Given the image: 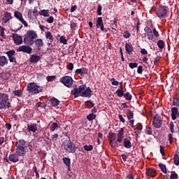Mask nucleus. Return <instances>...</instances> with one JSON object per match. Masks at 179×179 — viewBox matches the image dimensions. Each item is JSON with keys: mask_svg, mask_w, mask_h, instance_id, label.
I'll use <instances>...</instances> for the list:
<instances>
[{"mask_svg": "<svg viewBox=\"0 0 179 179\" xmlns=\"http://www.w3.org/2000/svg\"><path fill=\"white\" fill-rule=\"evenodd\" d=\"M57 76H49L46 78L48 82H53V80H55Z\"/></svg>", "mask_w": 179, "mask_h": 179, "instance_id": "obj_43", "label": "nucleus"}, {"mask_svg": "<svg viewBox=\"0 0 179 179\" xmlns=\"http://www.w3.org/2000/svg\"><path fill=\"white\" fill-rule=\"evenodd\" d=\"M45 37L48 40H50V43H52L54 41V37L51 34V32L50 31H46L45 33Z\"/></svg>", "mask_w": 179, "mask_h": 179, "instance_id": "obj_32", "label": "nucleus"}, {"mask_svg": "<svg viewBox=\"0 0 179 179\" xmlns=\"http://www.w3.org/2000/svg\"><path fill=\"white\" fill-rule=\"evenodd\" d=\"M8 58H9L10 62H16V59H15V57H13V56L8 57Z\"/></svg>", "mask_w": 179, "mask_h": 179, "instance_id": "obj_63", "label": "nucleus"}, {"mask_svg": "<svg viewBox=\"0 0 179 179\" xmlns=\"http://www.w3.org/2000/svg\"><path fill=\"white\" fill-rule=\"evenodd\" d=\"M13 38L14 43H15V44H16V45H20V44H22V43H23V39L22 38V36H20L17 34H14L13 36Z\"/></svg>", "mask_w": 179, "mask_h": 179, "instance_id": "obj_18", "label": "nucleus"}, {"mask_svg": "<svg viewBox=\"0 0 179 179\" xmlns=\"http://www.w3.org/2000/svg\"><path fill=\"white\" fill-rule=\"evenodd\" d=\"M116 94L118 96V97H122L124 96V92H122V90H117L116 91Z\"/></svg>", "mask_w": 179, "mask_h": 179, "instance_id": "obj_46", "label": "nucleus"}, {"mask_svg": "<svg viewBox=\"0 0 179 179\" xmlns=\"http://www.w3.org/2000/svg\"><path fill=\"white\" fill-rule=\"evenodd\" d=\"M143 126L141 123L137 124V127L136 129H134V134L136 135H140L141 134V130L143 129Z\"/></svg>", "mask_w": 179, "mask_h": 179, "instance_id": "obj_26", "label": "nucleus"}, {"mask_svg": "<svg viewBox=\"0 0 179 179\" xmlns=\"http://www.w3.org/2000/svg\"><path fill=\"white\" fill-rule=\"evenodd\" d=\"M168 11L169 10L167 6H159L156 8L155 13L157 16L159 17V19H164L167 15Z\"/></svg>", "mask_w": 179, "mask_h": 179, "instance_id": "obj_6", "label": "nucleus"}, {"mask_svg": "<svg viewBox=\"0 0 179 179\" xmlns=\"http://www.w3.org/2000/svg\"><path fill=\"white\" fill-rule=\"evenodd\" d=\"M141 52L143 55H148V50L146 49H141Z\"/></svg>", "mask_w": 179, "mask_h": 179, "instance_id": "obj_61", "label": "nucleus"}, {"mask_svg": "<svg viewBox=\"0 0 179 179\" xmlns=\"http://www.w3.org/2000/svg\"><path fill=\"white\" fill-rule=\"evenodd\" d=\"M145 35L147 36L148 40H153L154 35H153V31H152V29L149 27H145L144 28Z\"/></svg>", "mask_w": 179, "mask_h": 179, "instance_id": "obj_14", "label": "nucleus"}, {"mask_svg": "<svg viewBox=\"0 0 179 179\" xmlns=\"http://www.w3.org/2000/svg\"><path fill=\"white\" fill-rule=\"evenodd\" d=\"M96 115L90 113L87 116V120H88V121H93V120H96Z\"/></svg>", "mask_w": 179, "mask_h": 179, "instance_id": "obj_37", "label": "nucleus"}, {"mask_svg": "<svg viewBox=\"0 0 179 179\" xmlns=\"http://www.w3.org/2000/svg\"><path fill=\"white\" fill-rule=\"evenodd\" d=\"M126 51L128 52V54H131L132 51H134V47H132V45L126 43L125 45Z\"/></svg>", "mask_w": 179, "mask_h": 179, "instance_id": "obj_30", "label": "nucleus"}, {"mask_svg": "<svg viewBox=\"0 0 179 179\" xmlns=\"http://www.w3.org/2000/svg\"><path fill=\"white\" fill-rule=\"evenodd\" d=\"M171 179H178V175L176 172L171 174Z\"/></svg>", "mask_w": 179, "mask_h": 179, "instance_id": "obj_49", "label": "nucleus"}, {"mask_svg": "<svg viewBox=\"0 0 179 179\" xmlns=\"http://www.w3.org/2000/svg\"><path fill=\"white\" fill-rule=\"evenodd\" d=\"M119 120H120L121 122H122L123 124L125 122V119L124 118L122 115H119Z\"/></svg>", "mask_w": 179, "mask_h": 179, "instance_id": "obj_62", "label": "nucleus"}, {"mask_svg": "<svg viewBox=\"0 0 179 179\" xmlns=\"http://www.w3.org/2000/svg\"><path fill=\"white\" fill-rule=\"evenodd\" d=\"M38 35L36 31L29 30L27 31V34L24 38V43L27 45H33L34 44V40L37 38Z\"/></svg>", "mask_w": 179, "mask_h": 179, "instance_id": "obj_2", "label": "nucleus"}, {"mask_svg": "<svg viewBox=\"0 0 179 179\" xmlns=\"http://www.w3.org/2000/svg\"><path fill=\"white\" fill-rule=\"evenodd\" d=\"M60 43H62V44H67L68 41L66 40V38L64 36H61L60 37Z\"/></svg>", "mask_w": 179, "mask_h": 179, "instance_id": "obj_48", "label": "nucleus"}, {"mask_svg": "<svg viewBox=\"0 0 179 179\" xmlns=\"http://www.w3.org/2000/svg\"><path fill=\"white\" fill-rule=\"evenodd\" d=\"M34 43H35V45L38 47V48L44 45V42H43V39L41 38L36 39Z\"/></svg>", "mask_w": 179, "mask_h": 179, "instance_id": "obj_29", "label": "nucleus"}, {"mask_svg": "<svg viewBox=\"0 0 179 179\" xmlns=\"http://www.w3.org/2000/svg\"><path fill=\"white\" fill-rule=\"evenodd\" d=\"M169 127L171 132H174V123L173 122H170Z\"/></svg>", "mask_w": 179, "mask_h": 179, "instance_id": "obj_56", "label": "nucleus"}, {"mask_svg": "<svg viewBox=\"0 0 179 179\" xmlns=\"http://www.w3.org/2000/svg\"><path fill=\"white\" fill-rule=\"evenodd\" d=\"M145 133L148 135H152V128H150L149 126H147L145 127Z\"/></svg>", "mask_w": 179, "mask_h": 179, "instance_id": "obj_45", "label": "nucleus"}, {"mask_svg": "<svg viewBox=\"0 0 179 179\" xmlns=\"http://www.w3.org/2000/svg\"><path fill=\"white\" fill-rule=\"evenodd\" d=\"M160 153L162 156H164V147L160 145Z\"/></svg>", "mask_w": 179, "mask_h": 179, "instance_id": "obj_60", "label": "nucleus"}, {"mask_svg": "<svg viewBox=\"0 0 179 179\" xmlns=\"http://www.w3.org/2000/svg\"><path fill=\"white\" fill-rule=\"evenodd\" d=\"M159 167L161 170V171H162V173H164V174H167V168L166 167V166L163 164H159Z\"/></svg>", "mask_w": 179, "mask_h": 179, "instance_id": "obj_33", "label": "nucleus"}, {"mask_svg": "<svg viewBox=\"0 0 179 179\" xmlns=\"http://www.w3.org/2000/svg\"><path fill=\"white\" fill-rule=\"evenodd\" d=\"M9 95L8 94L0 92V110H3L9 107Z\"/></svg>", "mask_w": 179, "mask_h": 179, "instance_id": "obj_5", "label": "nucleus"}, {"mask_svg": "<svg viewBox=\"0 0 179 179\" xmlns=\"http://www.w3.org/2000/svg\"><path fill=\"white\" fill-rule=\"evenodd\" d=\"M124 131L125 130L124 129V128H121L117 131V134L116 135V139H117V143H122V141H124V138H125Z\"/></svg>", "mask_w": 179, "mask_h": 179, "instance_id": "obj_11", "label": "nucleus"}, {"mask_svg": "<svg viewBox=\"0 0 179 179\" xmlns=\"http://www.w3.org/2000/svg\"><path fill=\"white\" fill-rule=\"evenodd\" d=\"M76 73L80 75V76H85V75L87 74V69H78L76 70Z\"/></svg>", "mask_w": 179, "mask_h": 179, "instance_id": "obj_22", "label": "nucleus"}, {"mask_svg": "<svg viewBox=\"0 0 179 179\" xmlns=\"http://www.w3.org/2000/svg\"><path fill=\"white\" fill-rule=\"evenodd\" d=\"M101 5H99L97 8V13L99 16H101Z\"/></svg>", "mask_w": 179, "mask_h": 179, "instance_id": "obj_54", "label": "nucleus"}, {"mask_svg": "<svg viewBox=\"0 0 179 179\" xmlns=\"http://www.w3.org/2000/svg\"><path fill=\"white\" fill-rule=\"evenodd\" d=\"M128 179H134V175L132 173H129L127 175Z\"/></svg>", "mask_w": 179, "mask_h": 179, "instance_id": "obj_64", "label": "nucleus"}, {"mask_svg": "<svg viewBox=\"0 0 179 179\" xmlns=\"http://www.w3.org/2000/svg\"><path fill=\"white\" fill-rule=\"evenodd\" d=\"M5 28L3 27H0V36L2 38H6V35H5Z\"/></svg>", "mask_w": 179, "mask_h": 179, "instance_id": "obj_35", "label": "nucleus"}, {"mask_svg": "<svg viewBox=\"0 0 179 179\" xmlns=\"http://www.w3.org/2000/svg\"><path fill=\"white\" fill-rule=\"evenodd\" d=\"M145 174L148 177H151L152 178H155V177H156V176H157V172L154 169L149 168L146 170Z\"/></svg>", "mask_w": 179, "mask_h": 179, "instance_id": "obj_16", "label": "nucleus"}, {"mask_svg": "<svg viewBox=\"0 0 179 179\" xmlns=\"http://www.w3.org/2000/svg\"><path fill=\"white\" fill-rule=\"evenodd\" d=\"M71 94H73L74 97H90L92 96V90L90 87L83 85L78 88H73L71 90Z\"/></svg>", "mask_w": 179, "mask_h": 179, "instance_id": "obj_1", "label": "nucleus"}, {"mask_svg": "<svg viewBox=\"0 0 179 179\" xmlns=\"http://www.w3.org/2000/svg\"><path fill=\"white\" fill-rule=\"evenodd\" d=\"M63 162L66 166H67L69 170L71 169V159L68 157H64L63 158Z\"/></svg>", "mask_w": 179, "mask_h": 179, "instance_id": "obj_31", "label": "nucleus"}, {"mask_svg": "<svg viewBox=\"0 0 179 179\" xmlns=\"http://www.w3.org/2000/svg\"><path fill=\"white\" fill-rule=\"evenodd\" d=\"M124 38H129L131 37V34L128 31H125L123 34Z\"/></svg>", "mask_w": 179, "mask_h": 179, "instance_id": "obj_47", "label": "nucleus"}, {"mask_svg": "<svg viewBox=\"0 0 179 179\" xmlns=\"http://www.w3.org/2000/svg\"><path fill=\"white\" fill-rule=\"evenodd\" d=\"M40 61V56L32 55L30 57V62L32 64H36V62H38Z\"/></svg>", "mask_w": 179, "mask_h": 179, "instance_id": "obj_25", "label": "nucleus"}, {"mask_svg": "<svg viewBox=\"0 0 179 179\" xmlns=\"http://www.w3.org/2000/svg\"><path fill=\"white\" fill-rule=\"evenodd\" d=\"M63 148L67 153H75V145L71 141H64Z\"/></svg>", "mask_w": 179, "mask_h": 179, "instance_id": "obj_9", "label": "nucleus"}, {"mask_svg": "<svg viewBox=\"0 0 179 179\" xmlns=\"http://www.w3.org/2000/svg\"><path fill=\"white\" fill-rule=\"evenodd\" d=\"M129 125L131 127V128H134V122H135V120L134 119H129Z\"/></svg>", "mask_w": 179, "mask_h": 179, "instance_id": "obj_57", "label": "nucleus"}, {"mask_svg": "<svg viewBox=\"0 0 179 179\" xmlns=\"http://www.w3.org/2000/svg\"><path fill=\"white\" fill-rule=\"evenodd\" d=\"M17 51L18 52H27V54H31V51H33V49L29 46L21 45L18 47Z\"/></svg>", "mask_w": 179, "mask_h": 179, "instance_id": "obj_13", "label": "nucleus"}, {"mask_svg": "<svg viewBox=\"0 0 179 179\" xmlns=\"http://www.w3.org/2000/svg\"><path fill=\"white\" fill-rule=\"evenodd\" d=\"M8 57H13V55H15V50H10L8 52H6Z\"/></svg>", "mask_w": 179, "mask_h": 179, "instance_id": "obj_51", "label": "nucleus"}, {"mask_svg": "<svg viewBox=\"0 0 179 179\" xmlns=\"http://www.w3.org/2000/svg\"><path fill=\"white\" fill-rule=\"evenodd\" d=\"M124 97L126 99V100H131L132 99V95L129 92H127L123 94Z\"/></svg>", "mask_w": 179, "mask_h": 179, "instance_id": "obj_41", "label": "nucleus"}, {"mask_svg": "<svg viewBox=\"0 0 179 179\" xmlns=\"http://www.w3.org/2000/svg\"><path fill=\"white\" fill-rule=\"evenodd\" d=\"M26 142L24 140H20L17 143V148H16V154L17 156H24L26 155L27 151Z\"/></svg>", "mask_w": 179, "mask_h": 179, "instance_id": "obj_3", "label": "nucleus"}, {"mask_svg": "<svg viewBox=\"0 0 179 179\" xmlns=\"http://www.w3.org/2000/svg\"><path fill=\"white\" fill-rule=\"evenodd\" d=\"M129 66L131 69H134V68H136L138 66V63H129Z\"/></svg>", "mask_w": 179, "mask_h": 179, "instance_id": "obj_50", "label": "nucleus"}, {"mask_svg": "<svg viewBox=\"0 0 179 179\" xmlns=\"http://www.w3.org/2000/svg\"><path fill=\"white\" fill-rule=\"evenodd\" d=\"M52 106H53V107H57V106L59 105V100H58L57 99L52 97L50 100Z\"/></svg>", "mask_w": 179, "mask_h": 179, "instance_id": "obj_27", "label": "nucleus"}, {"mask_svg": "<svg viewBox=\"0 0 179 179\" xmlns=\"http://www.w3.org/2000/svg\"><path fill=\"white\" fill-rule=\"evenodd\" d=\"M152 34H154L155 37H159V31H157V30H156V28L153 29Z\"/></svg>", "mask_w": 179, "mask_h": 179, "instance_id": "obj_52", "label": "nucleus"}, {"mask_svg": "<svg viewBox=\"0 0 179 179\" xmlns=\"http://www.w3.org/2000/svg\"><path fill=\"white\" fill-rule=\"evenodd\" d=\"M128 120H132L134 118V113L131 110H128L127 113Z\"/></svg>", "mask_w": 179, "mask_h": 179, "instance_id": "obj_42", "label": "nucleus"}, {"mask_svg": "<svg viewBox=\"0 0 179 179\" xmlns=\"http://www.w3.org/2000/svg\"><path fill=\"white\" fill-rule=\"evenodd\" d=\"M5 65H8V59L5 56L0 57V66H5Z\"/></svg>", "mask_w": 179, "mask_h": 179, "instance_id": "obj_24", "label": "nucleus"}, {"mask_svg": "<svg viewBox=\"0 0 179 179\" xmlns=\"http://www.w3.org/2000/svg\"><path fill=\"white\" fill-rule=\"evenodd\" d=\"M157 45L159 48H160V50H163L164 48V41H163L162 40L158 41Z\"/></svg>", "mask_w": 179, "mask_h": 179, "instance_id": "obj_38", "label": "nucleus"}, {"mask_svg": "<svg viewBox=\"0 0 179 179\" xmlns=\"http://www.w3.org/2000/svg\"><path fill=\"white\" fill-rule=\"evenodd\" d=\"M96 26L97 29H101L102 31H107V30L104 29V23L103 22V18L101 17L97 18Z\"/></svg>", "mask_w": 179, "mask_h": 179, "instance_id": "obj_15", "label": "nucleus"}, {"mask_svg": "<svg viewBox=\"0 0 179 179\" xmlns=\"http://www.w3.org/2000/svg\"><path fill=\"white\" fill-rule=\"evenodd\" d=\"M46 22H48V23H53V22H54V17L50 16V17L48 18V20H47Z\"/></svg>", "mask_w": 179, "mask_h": 179, "instance_id": "obj_55", "label": "nucleus"}, {"mask_svg": "<svg viewBox=\"0 0 179 179\" xmlns=\"http://www.w3.org/2000/svg\"><path fill=\"white\" fill-rule=\"evenodd\" d=\"M38 131V124L36 123H28L27 124V129L24 132L27 135H30L31 132L33 134H36V131Z\"/></svg>", "mask_w": 179, "mask_h": 179, "instance_id": "obj_7", "label": "nucleus"}, {"mask_svg": "<svg viewBox=\"0 0 179 179\" xmlns=\"http://www.w3.org/2000/svg\"><path fill=\"white\" fill-rule=\"evenodd\" d=\"M152 124L155 128H160L162 127V119L157 116L154 117Z\"/></svg>", "mask_w": 179, "mask_h": 179, "instance_id": "obj_17", "label": "nucleus"}, {"mask_svg": "<svg viewBox=\"0 0 179 179\" xmlns=\"http://www.w3.org/2000/svg\"><path fill=\"white\" fill-rule=\"evenodd\" d=\"M123 145L126 149H131L132 148V144L131 143V141L129 139L125 138L123 140Z\"/></svg>", "mask_w": 179, "mask_h": 179, "instance_id": "obj_23", "label": "nucleus"}, {"mask_svg": "<svg viewBox=\"0 0 179 179\" xmlns=\"http://www.w3.org/2000/svg\"><path fill=\"white\" fill-rule=\"evenodd\" d=\"M59 82L64 85L66 87H72V85H73V79L69 76L62 77Z\"/></svg>", "mask_w": 179, "mask_h": 179, "instance_id": "obj_8", "label": "nucleus"}, {"mask_svg": "<svg viewBox=\"0 0 179 179\" xmlns=\"http://www.w3.org/2000/svg\"><path fill=\"white\" fill-rule=\"evenodd\" d=\"M173 162H174V164H176V166H178L179 165V157L178 155L176 154L173 157Z\"/></svg>", "mask_w": 179, "mask_h": 179, "instance_id": "obj_39", "label": "nucleus"}, {"mask_svg": "<svg viewBox=\"0 0 179 179\" xmlns=\"http://www.w3.org/2000/svg\"><path fill=\"white\" fill-rule=\"evenodd\" d=\"M143 67L142 66H139L137 69L138 73H142Z\"/></svg>", "mask_w": 179, "mask_h": 179, "instance_id": "obj_59", "label": "nucleus"}, {"mask_svg": "<svg viewBox=\"0 0 179 179\" xmlns=\"http://www.w3.org/2000/svg\"><path fill=\"white\" fill-rule=\"evenodd\" d=\"M8 159L12 163H17L19 162V155L17 154H11L9 155Z\"/></svg>", "mask_w": 179, "mask_h": 179, "instance_id": "obj_20", "label": "nucleus"}, {"mask_svg": "<svg viewBox=\"0 0 179 179\" xmlns=\"http://www.w3.org/2000/svg\"><path fill=\"white\" fill-rule=\"evenodd\" d=\"M27 89L29 93H33L34 94H38V93L43 92V87L37 85L36 83L28 84Z\"/></svg>", "mask_w": 179, "mask_h": 179, "instance_id": "obj_4", "label": "nucleus"}, {"mask_svg": "<svg viewBox=\"0 0 179 179\" xmlns=\"http://www.w3.org/2000/svg\"><path fill=\"white\" fill-rule=\"evenodd\" d=\"M12 19V13L6 12L3 17V23H8Z\"/></svg>", "mask_w": 179, "mask_h": 179, "instance_id": "obj_21", "label": "nucleus"}, {"mask_svg": "<svg viewBox=\"0 0 179 179\" xmlns=\"http://www.w3.org/2000/svg\"><path fill=\"white\" fill-rule=\"evenodd\" d=\"M57 128H58V123L57 122H53L50 127V129L52 132H54Z\"/></svg>", "mask_w": 179, "mask_h": 179, "instance_id": "obj_34", "label": "nucleus"}, {"mask_svg": "<svg viewBox=\"0 0 179 179\" xmlns=\"http://www.w3.org/2000/svg\"><path fill=\"white\" fill-rule=\"evenodd\" d=\"M84 149L87 151V152H92V150H93V145H85L84 146Z\"/></svg>", "mask_w": 179, "mask_h": 179, "instance_id": "obj_40", "label": "nucleus"}, {"mask_svg": "<svg viewBox=\"0 0 179 179\" xmlns=\"http://www.w3.org/2000/svg\"><path fill=\"white\" fill-rule=\"evenodd\" d=\"M67 69H69V71H73V64L69 63L67 66Z\"/></svg>", "mask_w": 179, "mask_h": 179, "instance_id": "obj_53", "label": "nucleus"}, {"mask_svg": "<svg viewBox=\"0 0 179 179\" xmlns=\"http://www.w3.org/2000/svg\"><path fill=\"white\" fill-rule=\"evenodd\" d=\"M14 16L18 20H20V22H21V23H22V24H24V26H25V27H27V26H28L27 22H26V20H24V19H23V15L20 12L15 11L14 13Z\"/></svg>", "mask_w": 179, "mask_h": 179, "instance_id": "obj_12", "label": "nucleus"}, {"mask_svg": "<svg viewBox=\"0 0 179 179\" xmlns=\"http://www.w3.org/2000/svg\"><path fill=\"white\" fill-rule=\"evenodd\" d=\"M22 92L20 90H15L13 91L14 96H16L17 97H20V96L22 94Z\"/></svg>", "mask_w": 179, "mask_h": 179, "instance_id": "obj_36", "label": "nucleus"}, {"mask_svg": "<svg viewBox=\"0 0 179 179\" xmlns=\"http://www.w3.org/2000/svg\"><path fill=\"white\" fill-rule=\"evenodd\" d=\"M41 16H44V17H48L50 16V10H41L39 12Z\"/></svg>", "mask_w": 179, "mask_h": 179, "instance_id": "obj_28", "label": "nucleus"}, {"mask_svg": "<svg viewBox=\"0 0 179 179\" xmlns=\"http://www.w3.org/2000/svg\"><path fill=\"white\" fill-rule=\"evenodd\" d=\"M109 142L111 148H118V141H117V134L112 133L109 136Z\"/></svg>", "mask_w": 179, "mask_h": 179, "instance_id": "obj_10", "label": "nucleus"}, {"mask_svg": "<svg viewBox=\"0 0 179 179\" xmlns=\"http://www.w3.org/2000/svg\"><path fill=\"white\" fill-rule=\"evenodd\" d=\"M110 82H112L111 85H113V86H118V85H120V82L115 80V78H111Z\"/></svg>", "mask_w": 179, "mask_h": 179, "instance_id": "obj_44", "label": "nucleus"}, {"mask_svg": "<svg viewBox=\"0 0 179 179\" xmlns=\"http://www.w3.org/2000/svg\"><path fill=\"white\" fill-rule=\"evenodd\" d=\"M173 106H179V101L177 99H174L173 101Z\"/></svg>", "mask_w": 179, "mask_h": 179, "instance_id": "obj_58", "label": "nucleus"}, {"mask_svg": "<svg viewBox=\"0 0 179 179\" xmlns=\"http://www.w3.org/2000/svg\"><path fill=\"white\" fill-rule=\"evenodd\" d=\"M179 113H178V108L177 107H173L171 109V117L172 120H177V117H178Z\"/></svg>", "mask_w": 179, "mask_h": 179, "instance_id": "obj_19", "label": "nucleus"}]
</instances>
